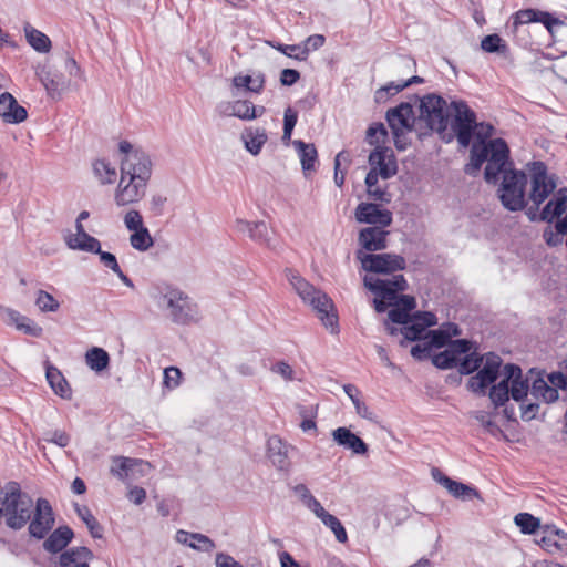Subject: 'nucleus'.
Wrapping results in <instances>:
<instances>
[{
    "label": "nucleus",
    "instance_id": "nucleus-1",
    "mask_svg": "<svg viewBox=\"0 0 567 567\" xmlns=\"http://www.w3.org/2000/svg\"><path fill=\"white\" fill-rule=\"evenodd\" d=\"M33 499L21 491L18 482L7 483L0 492L6 525L13 530H20L28 524L33 513Z\"/></svg>",
    "mask_w": 567,
    "mask_h": 567
},
{
    "label": "nucleus",
    "instance_id": "nucleus-2",
    "mask_svg": "<svg viewBox=\"0 0 567 567\" xmlns=\"http://www.w3.org/2000/svg\"><path fill=\"white\" fill-rule=\"evenodd\" d=\"M157 307L177 324H189L199 321L198 306L183 291L171 286L154 296Z\"/></svg>",
    "mask_w": 567,
    "mask_h": 567
},
{
    "label": "nucleus",
    "instance_id": "nucleus-3",
    "mask_svg": "<svg viewBox=\"0 0 567 567\" xmlns=\"http://www.w3.org/2000/svg\"><path fill=\"white\" fill-rule=\"evenodd\" d=\"M118 152L120 175H126L130 179L150 184L153 173V163L150 155L127 141L120 142Z\"/></svg>",
    "mask_w": 567,
    "mask_h": 567
},
{
    "label": "nucleus",
    "instance_id": "nucleus-4",
    "mask_svg": "<svg viewBox=\"0 0 567 567\" xmlns=\"http://www.w3.org/2000/svg\"><path fill=\"white\" fill-rule=\"evenodd\" d=\"M295 288L303 302L312 307L322 324L332 334H338V315L332 299L316 286H295Z\"/></svg>",
    "mask_w": 567,
    "mask_h": 567
},
{
    "label": "nucleus",
    "instance_id": "nucleus-5",
    "mask_svg": "<svg viewBox=\"0 0 567 567\" xmlns=\"http://www.w3.org/2000/svg\"><path fill=\"white\" fill-rule=\"evenodd\" d=\"M526 183L527 175L523 171H509L503 175L498 197L506 209L517 212L525 207Z\"/></svg>",
    "mask_w": 567,
    "mask_h": 567
},
{
    "label": "nucleus",
    "instance_id": "nucleus-6",
    "mask_svg": "<svg viewBox=\"0 0 567 567\" xmlns=\"http://www.w3.org/2000/svg\"><path fill=\"white\" fill-rule=\"evenodd\" d=\"M527 171L530 177L529 199L538 208L554 193L556 181L543 162L528 163Z\"/></svg>",
    "mask_w": 567,
    "mask_h": 567
},
{
    "label": "nucleus",
    "instance_id": "nucleus-7",
    "mask_svg": "<svg viewBox=\"0 0 567 567\" xmlns=\"http://www.w3.org/2000/svg\"><path fill=\"white\" fill-rule=\"evenodd\" d=\"M451 127L454 131L458 143L466 147L473 136L476 115L464 101H452L450 103Z\"/></svg>",
    "mask_w": 567,
    "mask_h": 567
},
{
    "label": "nucleus",
    "instance_id": "nucleus-8",
    "mask_svg": "<svg viewBox=\"0 0 567 567\" xmlns=\"http://www.w3.org/2000/svg\"><path fill=\"white\" fill-rule=\"evenodd\" d=\"M421 116L427 126L439 133L447 128L450 120V104L436 94L425 95L420 104Z\"/></svg>",
    "mask_w": 567,
    "mask_h": 567
},
{
    "label": "nucleus",
    "instance_id": "nucleus-9",
    "mask_svg": "<svg viewBox=\"0 0 567 567\" xmlns=\"http://www.w3.org/2000/svg\"><path fill=\"white\" fill-rule=\"evenodd\" d=\"M386 120L394 136L395 147L404 151L408 146L405 135L412 131L415 121L413 107L409 103H401L388 111Z\"/></svg>",
    "mask_w": 567,
    "mask_h": 567
},
{
    "label": "nucleus",
    "instance_id": "nucleus-10",
    "mask_svg": "<svg viewBox=\"0 0 567 567\" xmlns=\"http://www.w3.org/2000/svg\"><path fill=\"white\" fill-rule=\"evenodd\" d=\"M491 155L485 167V179L488 183H496L506 172L515 171L509 161V148L502 138H495L489 142Z\"/></svg>",
    "mask_w": 567,
    "mask_h": 567
},
{
    "label": "nucleus",
    "instance_id": "nucleus-11",
    "mask_svg": "<svg viewBox=\"0 0 567 567\" xmlns=\"http://www.w3.org/2000/svg\"><path fill=\"white\" fill-rule=\"evenodd\" d=\"M362 268L368 272L393 275L405 268V259L396 254H368L359 251L357 255Z\"/></svg>",
    "mask_w": 567,
    "mask_h": 567
},
{
    "label": "nucleus",
    "instance_id": "nucleus-12",
    "mask_svg": "<svg viewBox=\"0 0 567 567\" xmlns=\"http://www.w3.org/2000/svg\"><path fill=\"white\" fill-rule=\"evenodd\" d=\"M54 523V513L50 502L45 498H38L28 522L29 534L37 539H43L53 528Z\"/></svg>",
    "mask_w": 567,
    "mask_h": 567
},
{
    "label": "nucleus",
    "instance_id": "nucleus-13",
    "mask_svg": "<svg viewBox=\"0 0 567 567\" xmlns=\"http://www.w3.org/2000/svg\"><path fill=\"white\" fill-rule=\"evenodd\" d=\"M148 184L137 179H130L120 175L114 189L113 199L117 207H126L140 203L147 193Z\"/></svg>",
    "mask_w": 567,
    "mask_h": 567
},
{
    "label": "nucleus",
    "instance_id": "nucleus-14",
    "mask_svg": "<svg viewBox=\"0 0 567 567\" xmlns=\"http://www.w3.org/2000/svg\"><path fill=\"white\" fill-rule=\"evenodd\" d=\"M502 359L495 353H487L483 368L472 375L468 380L467 388L474 393H484L485 389L491 385L499 373Z\"/></svg>",
    "mask_w": 567,
    "mask_h": 567
},
{
    "label": "nucleus",
    "instance_id": "nucleus-15",
    "mask_svg": "<svg viewBox=\"0 0 567 567\" xmlns=\"http://www.w3.org/2000/svg\"><path fill=\"white\" fill-rule=\"evenodd\" d=\"M354 216L358 223L370 224L382 228L392 224V213L373 203L359 204L355 208Z\"/></svg>",
    "mask_w": 567,
    "mask_h": 567
},
{
    "label": "nucleus",
    "instance_id": "nucleus-16",
    "mask_svg": "<svg viewBox=\"0 0 567 567\" xmlns=\"http://www.w3.org/2000/svg\"><path fill=\"white\" fill-rule=\"evenodd\" d=\"M532 22L542 23L550 34H553L554 28L556 25L563 24V21L555 18L549 12L537 10V9H523V10L517 11L513 16L512 27H513V30L516 32L520 25L528 24Z\"/></svg>",
    "mask_w": 567,
    "mask_h": 567
},
{
    "label": "nucleus",
    "instance_id": "nucleus-17",
    "mask_svg": "<svg viewBox=\"0 0 567 567\" xmlns=\"http://www.w3.org/2000/svg\"><path fill=\"white\" fill-rule=\"evenodd\" d=\"M219 110L220 114L224 116H235L243 121L255 120L260 117L266 112L264 106H256L247 100H237L223 103L219 106Z\"/></svg>",
    "mask_w": 567,
    "mask_h": 567
},
{
    "label": "nucleus",
    "instance_id": "nucleus-18",
    "mask_svg": "<svg viewBox=\"0 0 567 567\" xmlns=\"http://www.w3.org/2000/svg\"><path fill=\"white\" fill-rule=\"evenodd\" d=\"M371 169H375L378 174L388 179L398 172V165L393 152L388 147H377L369 155Z\"/></svg>",
    "mask_w": 567,
    "mask_h": 567
},
{
    "label": "nucleus",
    "instance_id": "nucleus-19",
    "mask_svg": "<svg viewBox=\"0 0 567 567\" xmlns=\"http://www.w3.org/2000/svg\"><path fill=\"white\" fill-rule=\"evenodd\" d=\"M235 228L238 233L248 236L251 240L268 248L272 247L270 230L265 221H248L237 219Z\"/></svg>",
    "mask_w": 567,
    "mask_h": 567
},
{
    "label": "nucleus",
    "instance_id": "nucleus-20",
    "mask_svg": "<svg viewBox=\"0 0 567 567\" xmlns=\"http://www.w3.org/2000/svg\"><path fill=\"white\" fill-rule=\"evenodd\" d=\"M374 296V308L378 312H384L389 307H396L399 292L406 286H367Z\"/></svg>",
    "mask_w": 567,
    "mask_h": 567
},
{
    "label": "nucleus",
    "instance_id": "nucleus-21",
    "mask_svg": "<svg viewBox=\"0 0 567 567\" xmlns=\"http://www.w3.org/2000/svg\"><path fill=\"white\" fill-rule=\"evenodd\" d=\"M75 230L74 234H68L64 237L65 244L70 249L92 254L100 251V241L85 231L83 224L75 223Z\"/></svg>",
    "mask_w": 567,
    "mask_h": 567
},
{
    "label": "nucleus",
    "instance_id": "nucleus-22",
    "mask_svg": "<svg viewBox=\"0 0 567 567\" xmlns=\"http://www.w3.org/2000/svg\"><path fill=\"white\" fill-rule=\"evenodd\" d=\"M503 374L509 385V394L513 400L519 402L527 396L530 389L527 380L522 378V369L515 364H506L503 369Z\"/></svg>",
    "mask_w": 567,
    "mask_h": 567
},
{
    "label": "nucleus",
    "instance_id": "nucleus-23",
    "mask_svg": "<svg viewBox=\"0 0 567 567\" xmlns=\"http://www.w3.org/2000/svg\"><path fill=\"white\" fill-rule=\"evenodd\" d=\"M389 231L382 227H367L359 231V245L367 251L383 250L388 246Z\"/></svg>",
    "mask_w": 567,
    "mask_h": 567
},
{
    "label": "nucleus",
    "instance_id": "nucleus-24",
    "mask_svg": "<svg viewBox=\"0 0 567 567\" xmlns=\"http://www.w3.org/2000/svg\"><path fill=\"white\" fill-rule=\"evenodd\" d=\"M0 117L9 124H19L27 120V110L18 103L11 93L0 95Z\"/></svg>",
    "mask_w": 567,
    "mask_h": 567
},
{
    "label": "nucleus",
    "instance_id": "nucleus-25",
    "mask_svg": "<svg viewBox=\"0 0 567 567\" xmlns=\"http://www.w3.org/2000/svg\"><path fill=\"white\" fill-rule=\"evenodd\" d=\"M332 439L339 446L350 450L353 454L363 455L368 452V444L348 427L340 426L333 430Z\"/></svg>",
    "mask_w": 567,
    "mask_h": 567
},
{
    "label": "nucleus",
    "instance_id": "nucleus-26",
    "mask_svg": "<svg viewBox=\"0 0 567 567\" xmlns=\"http://www.w3.org/2000/svg\"><path fill=\"white\" fill-rule=\"evenodd\" d=\"M268 457L271 463L280 471H287L290 466L289 450L291 446L284 442L279 436L274 435L268 439Z\"/></svg>",
    "mask_w": 567,
    "mask_h": 567
},
{
    "label": "nucleus",
    "instance_id": "nucleus-27",
    "mask_svg": "<svg viewBox=\"0 0 567 567\" xmlns=\"http://www.w3.org/2000/svg\"><path fill=\"white\" fill-rule=\"evenodd\" d=\"M38 78L45 87L48 94L55 99L68 87L64 76L51 68L43 66L38 72Z\"/></svg>",
    "mask_w": 567,
    "mask_h": 567
},
{
    "label": "nucleus",
    "instance_id": "nucleus-28",
    "mask_svg": "<svg viewBox=\"0 0 567 567\" xmlns=\"http://www.w3.org/2000/svg\"><path fill=\"white\" fill-rule=\"evenodd\" d=\"M137 467H150V463L125 456H116L112 460L111 474L121 481L131 480Z\"/></svg>",
    "mask_w": 567,
    "mask_h": 567
},
{
    "label": "nucleus",
    "instance_id": "nucleus-29",
    "mask_svg": "<svg viewBox=\"0 0 567 567\" xmlns=\"http://www.w3.org/2000/svg\"><path fill=\"white\" fill-rule=\"evenodd\" d=\"M433 476L455 498H461L463 501L481 498L478 491L470 485L454 481L445 475H442L441 473H439V476H436V474H433Z\"/></svg>",
    "mask_w": 567,
    "mask_h": 567
},
{
    "label": "nucleus",
    "instance_id": "nucleus-30",
    "mask_svg": "<svg viewBox=\"0 0 567 567\" xmlns=\"http://www.w3.org/2000/svg\"><path fill=\"white\" fill-rule=\"evenodd\" d=\"M539 545L549 554H567V534L558 529L547 527Z\"/></svg>",
    "mask_w": 567,
    "mask_h": 567
},
{
    "label": "nucleus",
    "instance_id": "nucleus-31",
    "mask_svg": "<svg viewBox=\"0 0 567 567\" xmlns=\"http://www.w3.org/2000/svg\"><path fill=\"white\" fill-rule=\"evenodd\" d=\"M73 536V530L69 526H60L44 540L43 548L48 553L56 554L70 544Z\"/></svg>",
    "mask_w": 567,
    "mask_h": 567
},
{
    "label": "nucleus",
    "instance_id": "nucleus-32",
    "mask_svg": "<svg viewBox=\"0 0 567 567\" xmlns=\"http://www.w3.org/2000/svg\"><path fill=\"white\" fill-rule=\"evenodd\" d=\"M567 209V188L559 189L545 205L540 213V219L551 223Z\"/></svg>",
    "mask_w": 567,
    "mask_h": 567
},
{
    "label": "nucleus",
    "instance_id": "nucleus-33",
    "mask_svg": "<svg viewBox=\"0 0 567 567\" xmlns=\"http://www.w3.org/2000/svg\"><path fill=\"white\" fill-rule=\"evenodd\" d=\"M92 171L101 185H112L117 179L116 167L105 158H97L92 162Z\"/></svg>",
    "mask_w": 567,
    "mask_h": 567
},
{
    "label": "nucleus",
    "instance_id": "nucleus-34",
    "mask_svg": "<svg viewBox=\"0 0 567 567\" xmlns=\"http://www.w3.org/2000/svg\"><path fill=\"white\" fill-rule=\"evenodd\" d=\"M241 140L245 144L246 150L251 155H258L261 148L266 144L268 136L265 128H246L241 134Z\"/></svg>",
    "mask_w": 567,
    "mask_h": 567
},
{
    "label": "nucleus",
    "instance_id": "nucleus-35",
    "mask_svg": "<svg viewBox=\"0 0 567 567\" xmlns=\"http://www.w3.org/2000/svg\"><path fill=\"white\" fill-rule=\"evenodd\" d=\"M93 558V553L87 547L71 548L60 556L61 567H80L86 565Z\"/></svg>",
    "mask_w": 567,
    "mask_h": 567
},
{
    "label": "nucleus",
    "instance_id": "nucleus-36",
    "mask_svg": "<svg viewBox=\"0 0 567 567\" xmlns=\"http://www.w3.org/2000/svg\"><path fill=\"white\" fill-rule=\"evenodd\" d=\"M233 86L236 89H245L252 93H260L265 86V75L261 72L237 74L233 78Z\"/></svg>",
    "mask_w": 567,
    "mask_h": 567
},
{
    "label": "nucleus",
    "instance_id": "nucleus-37",
    "mask_svg": "<svg viewBox=\"0 0 567 567\" xmlns=\"http://www.w3.org/2000/svg\"><path fill=\"white\" fill-rule=\"evenodd\" d=\"M45 377L55 394L63 399L71 398V388L65 378L55 367L48 364L45 369Z\"/></svg>",
    "mask_w": 567,
    "mask_h": 567
},
{
    "label": "nucleus",
    "instance_id": "nucleus-38",
    "mask_svg": "<svg viewBox=\"0 0 567 567\" xmlns=\"http://www.w3.org/2000/svg\"><path fill=\"white\" fill-rule=\"evenodd\" d=\"M292 145L300 157L303 172L313 171L318 159V153L315 145L305 143L301 140H295Z\"/></svg>",
    "mask_w": 567,
    "mask_h": 567
},
{
    "label": "nucleus",
    "instance_id": "nucleus-39",
    "mask_svg": "<svg viewBox=\"0 0 567 567\" xmlns=\"http://www.w3.org/2000/svg\"><path fill=\"white\" fill-rule=\"evenodd\" d=\"M530 395L546 403H551L558 399V390L550 386L543 378H537L533 381L530 386Z\"/></svg>",
    "mask_w": 567,
    "mask_h": 567
},
{
    "label": "nucleus",
    "instance_id": "nucleus-40",
    "mask_svg": "<svg viewBox=\"0 0 567 567\" xmlns=\"http://www.w3.org/2000/svg\"><path fill=\"white\" fill-rule=\"evenodd\" d=\"M86 365L95 372H102L110 364L109 353L99 347H93L85 353Z\"/></svg>",
    "mask_w": 567,
    "mask_h": 567
},
{
    "label": "nucleus",
    "instance_id": "nucleus-41",
    "mask_svg": "<svg viewBox=\"0 0 567 567\" xmlns=\"http://www.w3.org/2000/svg\"><path fill=\"white\" fill-rule=\"evenodd\" d=\"M491 155L489 143L488 144H474L471 150V161L465 167L467 174L476 173L484 162L488 161Z\"/></svg>",
    "mask_w": 567,
    "mask_h": 567
},
{
    "label": "nucleus",
    "instance_id": "nucleus-42",
    "mask_svg": "<svg viewBox=\"0 0 567 567\" xmlns=\"http://www.w3.org/2000/svg\"><path fill=\"white\" fill-rule=\"evenodd\" d=\"M28 43L38 52L47 53L51 49V41L43 32L34 29L30 24L24 27Z\"/></svg>",
    "mask_w": 567,
    "mask_h": 567
},
{
    "label": "nucleus",
    "instance_id": "nucleus-43",
    "mask_svg": "<svg viewBox=\"0 0 567 567\" xmlns=\"http://www.w3.org/2000/svg\"><path fill=\"white\" fill-rule=\"evenodd\" d=\"M130 244L138 251H146L153 247L154 240L147 227L144 226L143 228L131 233Z\"/></svg>",
    "mask_w": 567,
    "mask_h": 567
},
{
    "label": "nucleus",
    "instance_id": "nucleus-44",
    "mask_svg": "<svg viewBox=\"0 0 567 567\" xmlns=\"http://www.w3.org/2000/svg\"><path fill=\"white\" fill-rule=\"evenodd\" d=\"M75 512L78 516L83 520V523L89 528L93 538L102 537V527L97 519L93 516L90 508L87 506H75Z\"/></svg>",
    "mask_w": 567,
    "mask_h": 567
},
{
    "label": "nucleus",
    "instance_id": "nucleus-45",
    "mask_svg": "<svg viewBox=\"0 0 567 567\" xmlns=\"http://www.w3.org/2000/svg\"><path fill=\"white\" fill-rule=\"evenodd\" d=\"M484 358L480 357L476 352H471L464 355L462 359L458 358L457 368L462 374H471L478 370L483 363Z\"/></svg>",
    "mask_w": 567,
    "mask_h": 567
},
{
    "label": "nucleus",
    "instance_id": "nucleus-46",
    "mask_svg": "<svg viewBox=\"0 0 567 567\" xmlns=\"http://www.w3.org/2000/svg\"><path fill=\"white\" fill-rule=\"evenodd\" d=\"M509 395V385L505 378L498 384L493 385L489 391V398L495 406L504 405Z\"/></svg>",
    "mask_w": 567,
    "mask_h": 567
},
{
    "label": "nucleus",
    "instance_id": "nucleus-47",
    "mask_svg": "<svg viewBox=\"0 0 567 567\" xmlns=\"http://www.w3.org/2000/svg\"><path fill=\"white\" fill-rule=\"evenodd\" d=\"M514 522L524 534H533L539 527V519L528 513L517 514Z\"/></svg>",
    "mask_w": 567,
    "mask_h": 567
},
{
    "label": "nucleus",
    "instance_id": "nucleus-48",
    "mask_svg": "<svg viewBox=\"0 0 567 567\" xmlns=\"http://www.w3.org/2000/svg\"><path fill=\"white\" fill-rule=\"evenodd\" d=\"M481 48L483 51L488 53H504L507 51V45L505 41L496 33L483 38V40L481 41Z\"/></svg>",
    "mask_w": 567,
    "mask_h": 567
},
{
    "label": "nucleus",
    "instance_id": "nucleus-49",
    "mask_svg": "<svg viewBox=\"0 0 567 567\" xmlns=\"http://www.w3.org/2000/svg\"><path fill=\"white\" fill-rule=\"evenodd\" d=\"M321 522L324 524V526L331 529L339 543L343 544L348 540L347 532L337 516L329 514Z\"/></svg>",
    "mask_w": 567,
    "mask_h": 567
},
{
    "label": "nucleus",
    "instance_id": "nucleus-50",
    "mask_svg": "<svg viewBox=\"0 0 567 567\" xmlns=\"http://www.w3.org/2000/svg\"><path fill=\"white\" fill-rule=\"evenodd\" d=\"M35 305L43 312H54L59 309V301L49 292L39 290L35 298Z\"/></svg>",
    "mask_w": 567,
    "mask_h": 567
},
{
    "label": "nucleus",
    "instance_id": "nucleus-51",
    "mask_svg": "<svg viewBox=\"0 0 567 567\" xmlns=\"http://www.w3.org/2000/svg\"><path fill=\"white\" fill-rule=\"evenodd\" d=\"M0 317L2 321L9 326H14L18 330H20L21 324L27 321V317L21 315L19 311L0 306Z\"/></svg>",
    "mask_w": 567,
    "mask_h": 567
},
{
    "label": "nucleus",
    "instance_id": "nucleus-52",
    "mask_svg": "<svg viewBox=\"0 0 567 567\" xmlns=\"http://www.w3.org/2000/svg\"><path fill=\"white\" fill-rule=\"evenodd\" d=\"M272 48L281 52L282 54L299 60L305 61L307 59V50L301 48V44H282L276 43L271 44Z\"/></svg>",
    "mask_w": 567,
    "mask_h": 567
},
{
    "label": "nucleus",
    "instance_id": "nucleus-53",
    "mask_svg": "<svg viewBox=\"0 0 567 567\" xmlns=\"http://www.w3.org/2000/svg\"><path fill=\"white\" fill-rule=\"evenodd\" d=\"M298 121V113L292 107H287L284 115L282 141L288 144L291 141L292 131Z\"/></svg>",
    "mask_w": 567,
    "mask_h": 567
},
{
    "label": "nucleus",
    "instance_id": "nucleus-54",
    "mask_svg": "<svg viewBox=\"0 0 567 567\" xmlns=\"http://www.w3.org/2000/svg\"><path fill=\"white\" fill-rule=\"evenodd\" d=\"M457 362L458 358L454 357L449 348L432 358V363L443 370L456 367Z\"/></svg>",
    "mask_w": 567,
    "mask_h": 567
},
{
    "label": "nucleus",
    "instance_id": "nucleus-55",
    "mask_svg": "<svg viewBox=\"0 0 567 567\" xmlns=\"http://www.w3.org/2000/svg\"><path fill=\"white\" fill-rule=\"evenodd\" d=\"M188 547L204 553H212L216 545L208 536L200 533H193L192 543L188 544Z\"/></svg>",
    "mask_w": 567,
    "mask_h": 567
},
{
    "label": "nucleus",
    "instance_id": "nucleus-56",
    "mask_svg": "<svg viewBox=\"0 0 567 567\" xmlns=\"http://www.w3.org/2000/svg\"><path fill=\"white\" fill-rule=\"evenodd\" d=\"M379 176L375 169H370L365 177L367 192L375 200H384L385 192L377 186Z\"/></svg>",
    "mask_w": 567,
    "mask_h": 567
},
{
    "label": "nucleus",
    "instance_id": "nucleus-57",
    "mask_svg": "<svg viewBox=\"0 0 567 567\" xmlns=\"http://www.w3.org/2000/svg\"><path fill=\"white\" fill-rule=\"evenodd\" d=\"M474 417L491 435L496 437L503 434L502 429L492 420L487 412L477 411L474 413Z\"/></svg>",
    "mask_w": 567,
    "mask_h": 567
},
{
    "label": "nucleus",
    "instance_id": "nucleus-58",
    "mask_svg": "<svg viewBox=\"0 0 567 567\" xmlns=\"http://www.w3.org/2000/svg\"><path fill=\"white\" fill-rule=\"evenodd\" d=\"M404 339L409 341L421 340L425 329L415 319L411 318L401 330Z\"/></svg>",
    "mask_w": 567,
    "mask_h": 567
},
{
    "label": "nucleus",
    "instance_id": "nucleus-59",
    "mask_svg": "<svg viewBox=\"0 0 567 567\" xmlns=\"http://www.w3.org/2000/svg\"><path fill=\"white\" fill-rule=\"evenodd\" d=\"M100 255V260L101 262L109 269L113 270L114 272H116L120 277V279L122 281H124L125 284H131L127 279V277L122 272L120 266H118V262L116 260V257L111 254V252H106V251H102L100 249V251L97 252Z\"/></svg>",
    "mask_w": 567,
    "mask_h": 567
},
{
    "label": "nucleus",
    "instance_id": "nucleus-60",
    "mask_svg": "<svg viewBox=\"0 0 567 567\" xmlns=\"http://www.w3.org/2000/svg\"><path fill=\"white\" fill-rule=\"evenodd\" d=\"M123 221L126 229L131 233L145 226L141 213L136 209L127 210L123 217Z\"/></svg>",
    "mask_w": 567,
    "mask_h": 567
},
{
    "label": "nucleus",
    "instance_id": "nucleus-61",
    "mask_svg": "<svg viewBox=\"0 0 567 567\" xmlns=\"http://www.w3.org/2000/svg\"><path fill=\"white\" fill-rule=\"evenodd\" d=\"M182 372L178 368L169 367L164 370V385L173 390L179 385Z\"/></svg>",
    "mask_w": 567,
    "mask_h": 567
},
{
    "label": "nucleus",
    "instance_id": "nucleus-62",
    "mask_svg": "<svg viewBox=\"0 0 567 567\" xmlns=\"http://www.w3.org/2000/svg\"><path fill=\"white\" fill-rule=\"evenodd\" d=\"M447 348L454 357L460 358L462 354H468L472 348V342L466 339L453 340L449 343Z\"/></svg>",
    "mask_w": 567,
    "mask_h": 567
},
{
    "label": "nucleus",
    "instance_id": "nucleus-63",
    "mask_svg": "<svg viewBox=\"0 0 567 567\" xmlns=\"http://www.w3.org/2000/svg\"><path fill=\"white\" fill-rule=\"evenodd\" d=\"M388 136L386 128L383 124H374L368 130V138L370 144H378L385 141Z\"/></svg>",
    "mask_w": 567,
    "mask_h": 567
},
{
    "label": "nucleus",
    "instance_id": "nucleus-64",
    "mask_svg": "<svg viewBox=\"0 0 567 567\" xmlns=\"http://www.w3.org/2000/svg\"><path fill=\"white\" fill-rule=\"evenodd\" d=\"M326 42V38L322 34H312L308 37L301 44V48L307 50V56L311 51L320 49Z\"/></svg>",
    "mask_w": 567,
    "mask_h": 567
}]
</instances>
